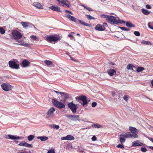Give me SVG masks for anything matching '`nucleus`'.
Masks as SVG:
<instances>
[{
  "label": "nucleus",
  "mask_w": 153,
  "mask_h": 153,
  "mask_svg": "<svg viewBox=\"0 0 153 153\" xmlns=\"http://www.w3.org/2000/svg\"><path fill=\"white\" fill-rule=\"evenodd\" d=\"M69 56H70V58L73 61H75V60L73 58H72L70 55H69Z\"/></svg>",
  "instance_id": "obj_58"
},
{
  "label": "nucleus",
  "mask_w": 153,
  "mask_h": 153,
  "mask_svg": "<svg viewBox=\"0 0 153 153\" xmlns=\"http://www.w3.org/2000/svg\"><path fill=\"white\" fill-rule=\"evenodd\" d=\"M102 16L103 18H106L107 21H108V18L109 17V16L103 14L102 15Z\"/></svg>",
  "instance_id": "obj_46"
},
{
  "label": "nucleus",
  "mask_w": 153,
  "mask_h": 153,
  "mask_svg": "<svg viewBox=\"0 0 153 153\" xmlns=\"http://www.w3.org/2000/svg\"><path fill=\"white\" fill-rule=\"evenodd\" d=\"M38 139H40L41 141H44L48 140V137L46 136H39L37 137Z\"/></svg>",
  "instance_id": "obj_26"
},
{
  "label": "nucleus",
  "mask_w": 153,
  "mask_h": 153,
  "mask_svg": "<svg viewBox=\"0 0 153 153\" xmlns=\"http://www.w3.org/2000/svg\"><path fill=\"white\" fill-rule=\"evenodd\" d=\"M140 150L143 152H145L147 151V149L145 147H142L141 148Z\"/></svg>",
  "instance_id": "obj_40"
},
{
  "label": "nucleus",
  "mask_w": 153,
  "mask_h": 153,
  "mask_svg": "<svg viewBox=\"0 0 153 153\" xmlns=\"http://www.w3.org/2000/svg\"><path fill=\"white\" fill-rule=\"evenodd\" d=\"M49 8L52 10L56 11L58 12H61V11L60 10V8L59 7H58L56 5H53L52 6H51L49 7Z\"/></svg>",
  "instance_id": "obj_13"
},
{
  "label": "nucleus",
  "mask_w": 153,
  "mask_h": 153,
  "mask_svg": "<svg viewBox=\"0 0 153 153\" xmlns=\"http://www.w3.org/2000/svg\"><path fill=\"white\" fill-rule=\"evenodd\" d=\"M17 42H18L20 43L21 44V45H22V44H23V42H24V41L23 40H17L16 41Z\"/></svg>",
  "instance_id": "obj_50"
},
{
  "label": "nucleus",
  "mask_w": 153,
  "mask_h": 153,
  "mask_svg": "<svg viewBox=\"0 0 153 153\" xmlns=\"http://www.w3.org/2000/svg\"><path fill=\"white\" fill-rule=\"evenodd\" d=\"M51 128H53L56 129H58L59 128V127L58 125H57L55 124L51 125Z\"/></svg>",
  "instance_id": "obj_35"
},
{
  "label": "nucleus",
  "mask_w": 153,
  "mask_h": 153,
  "mask_svg": "<svg viewBox=\"0 0 153 153\" xmlns=\"http://www.w3.org/2000/svg\"><path fill=\"white\" fill-rule=\"evenodd\" d=\"M126 26L129 27H134L135 25L132 24L130 22H127L126 23Z\"/></svg>",
  "instance_id": "obj_30"
},
{
  "label": "nucleus",
  "mask_w": 153,
  "mask_h": 153,
  "mask_svg": "<svg viewBox=\"0 0 153 153\" xmlns=\"http://www.w3.org/2000/svg\"><path fill=\"white\" fill-rule=\"evenodd\" d=\"M108 21L109 23L111 24H117L121 23V21L118 17H116L112 16H109L108 18Z\"/></svg>",
  "instance_id": "obj_1"
},
{
  "label": "nucleus",
  "mask_w": 153,
  "mask_h": 153,
  "mask_svg": "<svg viewBox=\"0 0 153 153\" xmlns=\"http://www.w3.org/2000/svg\"><path fill=\"white\" fill-rule=\"evenodd\" d=\"M134 35L137 36H140V33L139 32L135 31L134 32Z\"/></svg>",
  "instance_id": "obj_41"
},
{
  "label": "nucleus",
  "mask_w": 153,
  "mask_h": 153,
  "mask_svg": "<svg viewBox=\"0 0 153 153\" xmlns=\"http://www.w3.org/2000/svg\"><path fill=\"white\" fill-rule=\"evenodd\" d=\"M142 12L145 15H147L150 13V11H148L147 10L143 8L142 9Z\"/></svg>",
  "instance_id": "obj_29"
},
{
  "label": "nucleus",
  "mask_w": 153,
  "mask_h": 153,
  "mask_svg": "<svg viewBox=\"0 0 153 153\" xmlns=\"http://www.w3.org/2000/svg\"><path fill=\"white\" fill-rule=\"evenodd\" d=\"M21 24L23 27L25 28H27L30 26V24L28 22H23Z\"/></svg>",
  "instance_id": "obj_22"
},
{
  "label": "nucleus",
  "mask_w": 153,
  "mask_h": 153,
  "mask_svg": "<svg viewBox=\"0 0 153 153\" xmlns=\"http://www.w3.org/2000/svg\"><path fill=\"white\" fill-rule=\"evenodd\" d=\"M95 28L96 30L100 31L104 30L105 29V28L104 26L100 24L97 25Z\"/></svg>",
  "instance_id": "obj_18"
},
{
  "label": "nucleus",
  "mask_w": 153,
  "mask_h": 153,
  "mask_svg": "<svg viewBox=\"0 0 153 153\" xmlns=\"http://www.w3.org/2000/svg\"><path fill=\"white\" fill-rule=\"evenodd\" d=\"M119 27L123 30L129 31L130 30L129 28L124 27Z\"/></svg>",
  "instance_id": "obj_38"
},
{
  "label": "nucleus",
  "mask_w": 153,
  "mask_h": 153,
  "mask_svg": "<svg viewBox=\"0 0 153 153\" xmlns=\"http://www.w3.org/2000/svg\"><path fill=\"white\" fill-rule=\"evenodd\" d=\"M126 133H123L120 136V142L121 144L125 142L126 141L125 138H126Z\"/></svg>",
  "instance_id": "obj_12"
},
{
  "label": "nucleus",
  "mask_w": 153,
  "mask_h": 153,
  "mask_svg": "<svg viewBox=\"0 0 153 153\" xmlns=\"http://www.w3.org/2000/svg\"><path fill=\"white\" fill-rule=\"evenodd\" d=\"M7 137H6L7 138L13 140H19L20 139L21 137L19 136H15L13 135L10 134H8L7 136Z\"/></svg>",
  "instance_id": "obj_15"
},
{
  "label": "nucleus",
  "mask_w": 153,
  "mask_h": 153,
  "mask_svg": "<svg viewBox=\"0 0 153 153\" xmlns=\"http://www.w3.org/2000/svg\"><path fill=\"white\" fill-rule=\"evenodd\" d=\"M22 45L25 46V47H27L29 46V45L28 44L25 43L24 42H23V44H22Z\"/></svg>",
  "instance_id": "obj_45"
},
{
  "label": "nucleus",
  "mask_w": 153,
  "mask_h": 153,
  "mask_svg": "<svg viewBox=\"0 0 153 153\" xmlns=\"http://www.w3.org/2000/svg\"><path fill=\"white\" fill-rule=\"evenodd\" d=\"M129 130L131 133H137L138 131L137 130L135 127L132 126H130L129 128Z\"/></svg>",
  "instance_id": "obj_21"
},
{
  "label": "nucleus",
  "mask_w": 153,
  "mask_h": 153,
  "mask_svg": "<svg viewBox=\"0 0 153 153\" xmlns=\"http://www.w3.org/2000/svg\"><path fill=\"white\" fill-rule=\"evenodd\" d=\"M55 111V109L54 107L51 108L46 113V117L48 118L53 117Z\"/></svg>",
  "instance_id": "obj_6"
},
{
  "label": "nucleus",
  "mask_w": 153,
  "mask_h": 153,
  "mask_svg": "<svg viewBox=\"0 0 153 153\" xmlns=\"http://www.w3.org/2000/svg\"><path fill=\"white\" fill-rule=\"evenodd\" d=\"M117 148H120L121 149H123L124 147L123 145L121 144H119L117 146Z\"/></svg>",
  "instance_id": "obj_43"
},
{
  "label": "nucleus",
  "mask_w": 153,
  "mask_h": 153,
  "mask_svg": "<svg viewBox=\"0 0 153 153\" xmlns=\"http://www.w3.org/2000/svg\"><path fill=\"white\" fill-rule=\"evenodd\" d=\"M68 105L73 113H75L76 112L78 108L76 105L74 104L72 102H71L68 104Z\"/></svg>",
  "instance_id": "obj_7"
},
{
  "label": "nucleus",
  "mask_w": 153,
  "mask_h": 153,
  "mask_svg": "<svg viewBox=\"0 0 153 153\" xmlns=\"http://www.w3.org/2000/svg\"><path fill=\"white\" fill-rule=\"evenodd\" d=\"M31 38L34 40L36 41L37 40V38L35 36H31Z\"/></svg>",
  "instance_id": "obj_44"
},
{
  "label": "nucleus",
  "mask_w": 153,
  "mask_h": 153,
  "mask_svg": "<svg viewBox=\"0 0 153 153\" xmlns=\"http://www.w3.org/2000/svg\"><path fill=\"white\" fill-rule=\"evenodd\" d=\"M148 27L149 28L153 30V27H151V26L150 25L149 23L148 24Z\"/></svg>",
  "instance_id": "obj_52"
},
{
  "label": "nucleus",
  "mask_w": 153,
  "mask_h": 153,
  "mask_svg": "<svg viewBox=\"0 0 153 153\" xmlns=\"http://www.w3.org/2000/svg\"><path fill=\"white\" fill-rule=\"evenodd\" d=\"M68 118L73 121H76L79 120V117L78 115H67Z\"/></svg>",
  "instance_id": "obj_11"
},
{
  "label": "nucleus",
  "mask_w": 153,
  "mask_h": 153,
  "mask_svg": "<svg viewBox=\"0 0 153 153\" xmlns=\"http://www.w3.org/2000/svg\"><path fill=\"white\" fill-rule=\"evenodd\" d=\"M0 32L2 34H4L5 32L4 29L1 27H0Z\"/></svg>",
  "instance_id": "obj_39"
},
{
  "label": "nucleus",
  "mask_w": 153,
  "mask_h": 153,
  "mask_svg": "<svg viewBox=\"0 0 153 153\" xmlns=\"http://www.w3.org/2000/svg\"><path fill=\"white\" fill-rule=\"evenodd\" d=\"M76 99L82 101L83 102L82 105L83 106L88 103V101L86 99V97L85 96L82 95L81 96L77 97H76Z\"/></svg>",
  "instance_id": "obj_8"
},
{
  "label": "nucleus",
  "mask_w": 153,
  "mask_h": 153,
  "mask_svg": "<svg viewBox=\"0 0 153 153\" xmlns=\"http://www.w3.org/2000/svg\"><path fill=\"white\" fill-rule=\"evenodd\" d=\"M146 7L148 9H150L151 8V7L149 4L146 5Z\"/></svg>",
  "instance_id": "obj_51"
},
{
  "label": "nucleus",
  "mask_w": 153,
  "mask_h": 153,
  "mask_svg": "<svg viewBox=\"0 0 153 153\" xmlns=\"http://www.w3.org/2000/svg\"><path fill=\"white\" fill-rule=\"evenodd\" d=\"M33 5L37 8L39 9H42L43 7L42 5L38 2H34L33 3Z\"/></svg>",
  "instance_id": "obj_24"
},
{
  "label": "nucleus",
  "mask_w": 153,
  "mask_h": 153,
  "mask_svg": "<svg viewBox=\"0 0 153 153\" xmlns=\"http://www.w3.org/2000/svg\"><path fill=\"white\" fill-rule=\"evenodd\" d=\"M47 153H55V152L54 149H52L49 150Z\"/></svg>",
  "instance_id": "obj_48"
},
{
  "label": "nucleus",
  "mask_w": 153,
  "mask_h": 153,
  "mask_svg": "<svg viewBox=\"0 0 153 153\" xmlns=\"http://www.w3.org/2000/svg\"><path fill=\"white\" fill-rule=\"evenodd\" d=\"M142 44H145L146 45H152L151 43L148 41H146L145 40H143L141 43Z\"/></svg>",
  "instance_id": "obj_33"
},
{
  "label": "nucleus",
  "mask_w": 153,
  "mask_h": 153,
  "mask_svg": "<svg viewBox=\"0 0 153 153\" xmlns=\"http://www.w3.org/2000/svg\"><path fill=\"white\" fill-rule=\"evenodd\" d=\"M69 11H68V10H65V12L66 13H68V12H69Z\"/></svg>",
  "instance_id": "obj_60"
},
{
  "label": "nucleus",
  "mask_w": 153,
  "mask_h": 153,
  "mask_svg": "<svg viewBox=\"0 0 153 153\" xmlns=\"http://www.w3.org/2000/svg\"><path fill=\"white\" fill-rule=\"evenodd\" d=\"M82 6H83V7H84V8H85V9H86V8H87V7H86V6H85V5H83Z\"/></svg>",
  "instance_id": "obj_63"
},
{
  "label": "nucleus",
  "mask_w": 153,
  "mask_h": 153,
  "mask_svg": "<svg viewBox=\"0 0 153 153\" xmlns=\"http://www.w3.org/2000/svg\"><path fill=\"white\" fill-rule=\"evenodd\" d=\"M46 40L49 42H54L55 43L60 40V38L56 35H52L46 37Z\"/></svg>",
  "instance_id": "obj_2"
},
{
  "label": "nucleus",
  "mask_w": 153,
  "mask_h": 153,
  "mask_svg": "<svg viewBox=\"0 0 153 153\" xmlns=\"http://www.w3.org/2000/svg\"><path fill=\"white\" fill-rule=\"evenodd\" d=\"M91 140L93 141H95L96 140L97 137L95 136H94L92 137Z\"/></svg>",
  "instance_id": "obj_49"
},
{
  "label": "nucleus",
  "mask_w": 153,
  "mask_h": 153,
  "mask_svg": "<svg viewBox=\"0 0 153 153\" xmlns=\"http://www.w3.org/2000/svg\"><path fill=\"white\" fill-rule=\"evenodd\" d=\"M86 17L89 20L91 19H95V18L89 15H86Z\"/></svg>",
  "instance_id": "obj_36"
},
{
  "label": "nucleus",
  "mask_w": 153,
  "mask_h": 153,
  "mask_svg": "<svg viewBox=\"0 0 153 153\" xmlns=\"http://www.w3.org/2000/svg\"><path fill=\"white\" fill-rule=\"evenodd\" d=\"M102 26H104V27L105 26L107 27L108 26V25L106 23L104 22L103 23V25Z\"/></svg>",
  "instance_id": "obj_55"
},
{
  "label": "nucleus",
  "mask_w": 153,
  "mask_h": 153,
  "mask_svg": "<svg viewBox=\"0 0 153 153\" xmlns=\"http://www.w3.org/2000/svg\"><path fill=\"white\" fill-rule=\"evenodd\" d=\"M35 136L33 135H30L27 137V139L29 141H32L34 138Z\"/></svg>",
  "instance_id": "obj_31"
},
{
  "label": "nucleus",
  "mask_w": 153,
  "mask_h": 153,
  "mask_svg": "<svg viewBox=\"0 0 153 153\" xmlns=\"http://www.w3.org/2000/svg\"><path fill=\"white\" fill-rule=\"evenodd\" d=\"M153 143V139L151 137L148 138Z\"/></svg>",
  "instance_id": "obj_57"
},
{
  "label": "nucleus",
  "mask_w": 153,
  "mask_h": 153,
  "mask_svg": "<svg viewBox=\"0 0 153 153\" xmlns=\"http://www.w3.org/2000/svg\"><path fill=\"white\" fill-rule=\"evenodd\" d=\"M144 69V68L142 67H139L137 70V71L138 73L141 72Z\"/></svg>",
  "instance_id": "obj_34"
},
{
  "label": "nucleus",
  "mask_w": 153,
  "mask_h": 153,
  "mask_svg": "<svg viewBox=\"0 0 153 153\" xmlns=\"http://www.w3.org/2000/svg\"><path fill=\"white\" fill-rule=\"evenodd\" d=\"M19 145L20 146H23L29 148L32 147H33V146L32 144H29L25 141H22L19 144Z\"/></svg>",
  "instance_id": "obj_16"
},
{
  "label": "nucleus",
  "mask_w": 153,
  "mask_h": 153,
  "mask_svg": "<svg viewBox=\"0 0 153 153\" xmlns=\"http://www.w3.org/2000/svg\"><path fill=\"white\" fill-rule=\"evenodd\" d=\"M132 146H143V144L140 142L139 140H136L132 142Z\"/></svg>",
  "instance_id": "obj_17"
},
{
  "label": "nucleus",
  "mask_w": 153,
  "mask_h": 153,
  "mask_svg": "<svg viewBox=\"0 0 153 153\" xmlns=\"http://www.w3.org/2000/svg\"><path fill=\"white\" fill-rule=\"evenodd\" d=\"M60 94V97H61V98H62V99L64 98V95L63 94Z\"/></svg>",
  "instance_id": "obj_54"
},
{
  "label": "nucleus",
  "mask_w": 153,
  "mask_h": 153,
  "mask_svg": "<svg viewBox=\"0 0 153 153\" xmlns=\"http://www.w3.org/2000/svg\"><path fill=\"white\" fill-rule=\"evenodd\" d=\"M45 63L48 66L51 67H53L54 66V65L53 64L52 62L48 60H45Z\"/></svg>",
  "instance_id": "obj_20"
},
{
  "label": "nucleus",
  "mask_w": 153,
  "mask_h": 153,
  "mask_svg": "<svg viewBox=\"0 0 153 153\" xmlns=\"http://www.w3.org/2000/svg\"><path fill=\"white\" fill-rule=\"evenodd\" d=\"M123 99L124 100L127 101L128 99V96L127 95H124L123 96Z\"/></svg>",
  "instance_id": "obj_42"
},
{
  "label": "nucleus",
  "mask_w": 153,
  "mask_h": 153,
  "mask_svg": "<svg viewBox=\"0 0 153 153\" xmlns=\"http://www.w3.org/2000/svg\"><path fill=\"white\" fill-rule=\"evenodd\" d=\"M62 94H64V98L60 100L63 102H65L67 99L69 98V95L67 93L64 92H62Z\"/></svg>",
  "instance_id": "obj_19"
},
{
  "label": "nucleus",
  "mask_w": 153,
  "mask_h": 153,
  "mask_svg": "<svg viewBox=\"0 0 153 153\" xmlns=\"http://www.w3.org/2000/svg\"><path fill=\"white\" fill-rule=\"evenodd\" d=\"M22 63L23 67H25L28 66L30 62L27 60H25L22 62Z\"/></svg>",
  "instance_id": "obj_27"
},
{
  "label": "nucleus",
  "mask_w": 153,
  "mask_h": 153,
  "mask_svg": "<svg viewBox=\"0 0 153 153\" xmlns=\"http://www.w3.org/2000/svg\"><path fill=\"white\" fill-rule=\"evenodd\" d=\"M86 9L87 10H88L89 11H91L92 10V9L89 7H87V8H86Z\"/></svg>",
  "instance_id": "obj_56"
},
{
  "label": "nucleus",
  "mask_w": 153,
  "mask_h": 153,
  "mask_svg": "<svg viewBox=\"0 0 153 153\" xmlns=\"http://www.w3.org/2000/svg\"><path fill=\"white\" fill-rule=\"evenodd\" d=\"M68 36H70V37H71V38H73V36L72 35H71L70 34Z\"/></svg>",
  "instance_id": "obj_61"
},
{
  "label": "nucleus",
  "mask_w": 153,
  "mask_h": 153,
  "mask_svg": "<svg viewBox=\"0 0 153 153\" xmlns=\"http://www.w3.org/2000/svg\"><path fill=\"white\" fill-rule=\"evenodd\" d=\"M149 148L150 149L153 150V146H150L149 147Z\"/></svg>",
  "instance_id": "obj_59"
},
{
  "label": "nucleus",
  "mask_w": 153,
  "mask_h": 153,
  "mask_svg": "<svg viewBox=\"0 0 153 153\" xmlns=\"http://www.w3.org/2000/svg\"><path fill=\"white\" fill-rule=\"evenodd\" d=\"M2 89L5 91L10 90L12 88V86L8 83H3L1 85Z\"/></svg>",
  "instance_id": "obj_4"
},
{
  "label": "nucleus",
  "mask_w": 153,
  "mask_h": 153,
  "mask_svg": "<svg viewBox=\"0 0 153 153\" xmlns=\"http://www.w3.org/2000/svg\"><path fill=\"white\" fill-rule=\"evenodd\" d=\"M112 96H113V97H114V95H115V93L114 92H113L112 93Z\"/></svg>",
  "instance_id": "obj_62"
},
{
  "label": "nucleus",
  "mask_w": 153,
  "mask_h": 153,
  "mask_svg": "<svg viewBox=\"0 0 153 153\" xmlns=\"http://www.w3.org/2000/svg\"><path fill=\"white\" fill-rule=\"evenodd\" d=\"M151 84L152 86L153 87V80H152L151 81Z\"/></svg>",
  "instance_id": "obj_64"
},
{
  "label": "nucleus",
  "mask_w": 153,
  "mask_h": 153,
  "mask_svg": "<svg viewBox=\"0 0 153 153\" xmlns=\"http://www.w3.org/2000/svg\"><path fill=\"white\" fill-rule=\"evenodd\" d=\"M52 103L55 106L59 108H64L65 107L64 104L55 99L52 100Z\"/></svg>",
  "instance_id": "obj_3"
},
{
  "label": "nucleus",
  "mask_w": 153,
  "mask_h": 153,
  "mask_svg": "<svg viewBox=\"0 0 153 153\" xmlns=\"http://www.w3.org/2000/svg\"><path fill=\"white\" fill-rule=\"evenodd\" d=\"M79 22L80 24H81L82 25H84L87 26H89V24H88L87 23H85L84 22L81 20H79Z\"/></svg>",
  "instance_id": "obj_32"
},
{
  "label": "nucleus",
  "mask_w": 153,
  "mask_h": 153,
  "mask_svg": "<svg viewBox=\"0 0 153 153\" xmlns=\"http://www.w3.org/2000/svg\"><path fill=\"white\" fill-rule=\"evenodd\" d=\"M66 17L72 21L75 22L76 20L75 17L69 14L66 15Z\"/></svg>",
  "instance_id": "obj_25"
},
{
  "label": "nucleus",
  "mask_w": 153,
  "mask_h": 153,
  "mask_svg": "<svg viewBox=\"0 0 153 153\" xmlns=\"http://www.w3.org/2000/svg\"><path fill=\"white\" fill-rule=\"evenodd\" d=\"M108 73L110 76H112L116 73V71L114 69L108 70Z\"/></svg>",
  "instance_id": "obj_23"
},
{
  "label": "nucleus",
  "mask_w": 153,
  "mask_h": 153,
  "mask_svg": "<svg viewBox=\"0 0 153 153\" xmlns=\"http://www.w3.org/2000/svg\"><path fill=\"white\" fill-rule=\"evenodd\" d=\"M97 103L96 102H93L91 105V106L93 107H95L97 105Z\"/></svg>",
  "instance_id": "obj_47"
},
{
  "label": "nucleus",
  "mask_w": 153,
  "mask_h": 153,
  "mask_svg": "<svg viewBox=\"0 0 153 153\" xmlns=\"http://www.w3.org/2000/svg\"><path fill=\"white\" fill-rule=\"evenodd\" d=\"M126 138H137L138 137L137 134L135 133L127 132L126 133Z\"/></svg>",
  "instance_id": "obj_10"
},
{
  "label": "nucleus",
  "mask_w": 153,
  "mask_h": 153,
  "mask_svg": "<svg viewBox=\"0 0 153 153\" xmlns=\"http://www.w3.org/2000/svg\"><path fill=\"white\" fill-rule=\"evenodd\" d=\"M74 137L70 135H68L65 137H62L61 138V139L62 140H74Z\"/></svg>",
  "instance_id": "obj_14"
},
{
  "label": "nucleus",
  "mask_w": 153,
  "mask_h": 153,
  "mask_svg": "<svg viewBox=\"0 0 153 153\" xmlns=\"http://www.w3.org/2000/svg\"><path fill=\"white\" fill-rule=\"evenodd\" d=\"M133 65L132 64H128L127 66V68L128 69H133Z\"/></svg>",
  "instance_id": "obj_37"
},
{
  "label": "nucleus",
  "mask_w": 153,
  "mask_h": 153,
  "mask_svg": "<svg viewBox=\"0 0 153 153\" xmlns=\"http://www.w3.org/2000/svg\"><path fill=\"white\" fill-rule=\"evenodd\" d=\"M91 126L92 127L98 128H102V126L100 124H93L91 125Z\"/></svg>",
  "instance_id": "obj_28"
},
{
  "label": "nucleus",
  "mask_w": 153,
  "mask_h": 153,
  "mask_svg": "<svg viewBox=\"0 0 153 153\" xmlns=\"http://www.w3.org/2000/svg\"><path fill=\"white\" fill-rule=\"evenodd\" d=\"M12 35L16 39H21L22 36L21 33L17 30H14L12 32Z\"/></svg>",
  "instance_id": "obj_5"
},
{
  "label": "nucleus",
  "mask_w": 153,
  "mask_h": 153,
  "mask_svg": "<svg viewBox=\"0 0 153 153\" xmlns=\"http://www.w3.org/2000/svg\"><path fill=\"white\" fill-rule=\"evenodd\" d=\"M53 91L54 92H55L57 94H62V92H59V91Z\"/></svg>",
  "instance_id": "obj_53"
},
{
  "label": "nucleus",
  "mask_w": 153,
  "mask_h": 153,
  "mask_svg": "<svg viewBox=\"0 0 153 153\" xmlns=\"http://www.w3.org/2000/svg\"><path fill=\"white\" fill-rule=\"evenodd\" d=\"M9 67L14 69H18L19 68V65L17 64L14 61H9Z\"/></svg>",
  "instance_id": "obj_9"
}]
</instances>
